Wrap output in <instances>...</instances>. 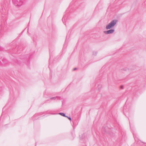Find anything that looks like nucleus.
<instances>
[{
    "label": "nucleus",
    "instance_id": "f257e3e1",
    "mask_svg": "<svg viewBox=\"0 0 146 146\" xmlns=\"http://www.w3.org/2000/svg\"><path fill=\"white\" fill-rule=\"evenodd\" d=\"M24 2V0H12V2L15 6H20Z\"/></svg>",
    "mask_w": 146,
    "mask_h": 146
},
{
    "label": "nucleus",
    "instance_id": "f03ea898",
    "mask_svg": "<svg viewBox=\"0 0 146 146\" xmlns=\"http://www.w3.org/2000/svg\"><path fill=\"white\" fill-rule=\"evenodd\" d=\"M3 13H2V19L1 22H3L4 20H6L7 18L6 15L7 13V11H6L5 9H3Z\"/></svg>",
    "mask_w": 146,
    "mask_h": 146
},
{
    "label": "nucleus",
    "instance_id": "7ed1b4c3",
    "mask_svg": "<svg viewBox=\"0 0 146 146\" xmlns=\"http://www.w3.org/2000/svg\"><path fill=\"white\" fill-rule=\"evenodd\" d=\"M116 21L113 20L108 25L106 26V29H109L113 27L116 23Z\"/></svg>",
    "mask_w": 146,
    "mask_h": 146
},
{
    "label": "nucleus",
    "instance_id": "20e7f679",
    "mask_svg": "<svg viewBox=\"0 0 146 146\" xmlns=\"http://www.w3.org/2000/svg\"><path fill=\"white\" fill-rule=\"evenodd\" d=\"M114 31V30L113 29H111L107 31H104V32L106 34H110L113 33Z\"/></svg>",
    "mask_w": 146,
    "mask_h": 146
},
{
    "label": "nucleus",
    "instance_id": "39448f33",
    "mask_svg": "<svg viewBox=\"0 0 146 146\" xmlns=\"http://www.w3.org/2000/svg\"><path fill=\"white\" fill-rule=\"evenodd\" d=\"M58 114L61 115L63 116L64 117H68L67 116H66L65 115V114L64 113H58Z\"/></svg>",
    "mask_w": 146,
    "mask_h": 146
},
{
    "label": "nucleus",
    "instance_id": "423d86ee",
    "mask_svg": "<svg viewBox=\"0 0 146 146\" xmlns=\"http://www.w3.org/2000/svg\"><path fill=\"white\" fill-rule=\"evenodd\" d=\"M60 98V97L58 96H56L55 97H52L51 98L50 100H56V99H58Z\"/></svg>",
    "mask_w": 146,
    "mask_h": 146
},
{
    "label": "nucleus",
    "instance_id": "0eeeda50",
    "mask_svg": "<svg viewBox=\"0 0 146 146\" xmlns=\"http://www.w3.org/2000/svg\"><path fill=\"white\" fill-rule=\"evenodd\" d=\"M67 18V17L66 15H64V16L63 17L62 19V21L64 23V21H65V19H66Z\"/></svg>",
    "mask_w": 146,
    "mask_h": 146
},
{
    "label": "nucleus",
    "instance_id": "6e6552de",
    "mask_svg": "<svg viewBox=\"0 0 146 146\" xmlns=\"http://www.w3.org/2000/svg\"><path fill=\"white\" fill-rule=\"evenodd\" d=\"M38 114H35V115H34L33 116V120H35V119H36V118H34V117H36L37 115H38Z\"/></svg>",
    "mask_w": 146,
    "mask_h": 146
},
{
    "label": "nucleus",
    "instance_id": "1a4fd4ad",
    "mask_svg": "<svg viewBox=\"0 0 146 146\" xmlns=\"http://www.w3.org/2000/svg\"><path fill=\"white\" fill-rule=\"evenodd\" d=\"M78 69V68H75L73 69V70L74 71V70H76Z\"/></svg>",
    "mask_w": 146,
    "mask_h": 146
},
{
    "label": "nucleus",
    "instance_id": "9d476101",
    "mask_svg": "<svg viewBox=\"0 0 146 146\" xmlns=\"http://www.w3.org/2000/svg\"><path fill=\"white\" fill-rule=\"evenodd\" d=\"M67 117L69 119L70 121H71V119L70 117Z\"/></svg>",
    "mask_w": 146,
    "mask_h": 146
},
{
    "label": "nucleus",
    "instance_id": "9b49d317",
    "mask_svg": "<svg viewBox=\"0 0 146 146\" xmlns=\"http://www.w3.org/2000/svg\"><path fill=\"white\" fill-rule=\"evenodd\" d=\"M80 139L82 140V138L81 137H80Z\"/></svg>",
    "mask_w": 146,
    "mask_h": 146
}]
</instances>
